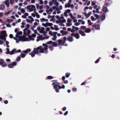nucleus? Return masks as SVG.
Here are the masks:
<instances>
[{
	"label": "nucleus",
	"mask_w": 120,
	"mask_h": 120,
	"mask_svg": "<svg viewBox=\"0 0 120 120\" xmlns=\"http://www.w3.org/2000/svg\"><path fill=\"white\" fill-rule=\"evenodd\" d=\"M57 81V80H52V81H54V82L52 83V85L53 86V88L55 89L56 92L58 93L59 92V86H60V83Z\"/></svg>",
	"instance_id": "nucleus-1"
},
{
	"label": "nucleus",
	"mask_w": 120,
	"mask_h": 120,
	"mask_svg": "<svg viewBox=\"0 0 120 120\" xmlns=\"http://www.w3.org/2000/svg\"><path fill=\"white\" fill-rule=\"evenodd\" d=\"M0 38L3 40L4 38L6 37L7 36V34L6 33V31L5 30H4L1 31L0 33Z\"/></svg>",
	"instance_id": "nucleus-2"
},
{
	"label": "nucleus",
	"mask_w": 120,
	"mask_h": 120,
	"mask_svg": "<svg viewBox=\"0 0 120 120\" xmlns=\"http://www.w3.org/2000/svg\"><path fill=\"white\" fill-rule=\"evenodd\" d=\"M27 8L29 10L30 12L33 11L34 10L36 9L35 6L33 5H31L30 6H28L27 7Z\"/></svg>",
	"instance_id": "nucleus-3"
},
{
	"label": "nucleus",
	"mask_w": 120,
	"mask_h": 120,
	"mask_svg": "<svg viewBox=\"0 0 120 120\" xmlns=\"http://www.w3.org/2000/svg\"><path fill=\"white\" fill-rule=\"evenodd\" d=\"M58 44L59 45H62L66 46H68V44H64L65 42V41H63L62 39H59L58 40Z\"/></svg>",
	"instance_id": "nucleus-4"
},
{
	"label": "nucleus",
	"mask_w": 120,
	"mask_h": 120,
	"mask_svg": "<svg viewBox=\"0 0 120 120\" xmlns=\"http://www.w3.org/2000/svg\"><path fill=\"white\" fill-rule=\"evenodd\" d=\"M0 64L3 67H5L7 66V64L6 62L4 61V60L1 59H0Z\"/></svg>",
	"instance_id": "nucleus-5"
},
{
	"label": "nucleus",
	"mask_w": 120,
	"mask_h": 120,
	"mask_svg": "<svg viewBox=\"0 0 120 120\" xmlns=\"http://www.w3.org/2000/svg\"><path fill=\"white\" fill-rule=\"evenodd\" d=\"M26 36V35H25L24 36H20L19 37V40L21 41L22 40L23 41H27L28 40V39L26 38L25 37Z\"/></svg>",
	"instance_id": "nucleus-6"
},
{
	"label": "nucleus",
	"mask_w": 120,
	"mask_h": 120,
	"mask_svg": "<svg viewBox=\"0 0 120 120\" xmlns=\"http://www.w3.org/2000/svg\"><path fill=\"white\" fill-rule=\"evenodd\" d=\"M16 63L15 62H14L12 63V64H8V66L9 68H12L14 66L16 65Z\"/></svg>",
	"instance_id": "nucleus-7"
},
{
	"label": "nucleus",
	"mask_w": 120,
	"mask_h": 120,
	"mask_svg": "<svg viewBox=\"0 0 120 120\" xmlns=\"http://www.w3.org/2000/svg\"><path fill=\"white\" fill-rule=\"evenodd\" d=\"M40 49V47H38L34 49L33 52L36 54H39V52H38V50Z\"/></svg>",
	"instance_id": "nucleus-8"
},
{
	"label": "nucleus",
	"mask_w": 120,
	"mask_h": 120,
	"mask_svg": "<svg viewBox=\"0 0 120 120\" xmlns=\"http://www.w3.org/2000/svg\"><path fill=\"white\" fill-rule=\"evenodd\" d=\"M92 26L93 27H94L95 29L97 30H99L100 28V25L98 24H94L92 25Z\"/></svg>",
	"instance_id": "nucleus-9"
},
{
	"label": "nucleus",
	"mask_w": 120,
	"mask_h": 120,
	"mask_svg": "<svg viewBox=\"0 0 120 120\" xmlns=\"http://www.w3.org/2000/svg\"><path fill=\"white\" fill-rule=\"evenodd\" d=\"M31 51V50L30 49H26L25 50H24L22 51V52L27 54L28 52H30Z\"/></svg>",
	"instance_id": "nucleus-10"
},
{
	"label": "nucleus",
	"mask_w": 120,
	"mask_h": 120,
	"mask_svg": "<svg viewBox=\"0 0 120 120\" xmlns=\"http://www.w3.org/2000/svg\"><path fill=\"white\" fill-rule=\"evenodd\" d=\"M103 11L105 13H106L108 11L107 7L104 6L103 8Z\"/></svg>",
	"instance_id": "nucleus-11"
},
{
	"label": "nucleus",
	"mask_w": 120,
	"mask_h": 120,
	"mask_svg": "<svg viewBox=\"0 0 120 120\" xmlns=\"http://www.w3.org/2000/svg\"><path fill=\"white\" fill-rule=\"evenodd\" d=\"M60 32L62 34V36H64L68 33V31L64 32L63 30H61L60 31Z\"/></svg>",
	"instance_id": "nucleus-12"
},
{
	"label": "nucleus",
	"mask_w": 120,
	"mask_h": 120,
	"mask_svg": "<svg viewBox=\"0 0 120 120\" xmlns=\"http://www.w3.org/2000/svg\"><path fill=\"white\" fill-rule=\"evenodd\" d=\"M83 13L85 15L86 17V18H88L90 15L91 14V12H89L88 13V14L86 12L84 13Z\"/></svg>",
	"instance_id": "nucleus-13"
},
{
	"label": "nucleus",
	"mask_w": 120,
	"mask_h": 120,
	"mask_svg": "<svg viewBox=\"0 0 120 120\" xmlns=\"http://www.w3.org/2000/svg\"><path fill=\"white\" fill-rule=\"evenodd\" d=\"M5 4L7 7L8 8L9 6V0H6L5 1Z\"/></svg>",
	"instance_id": "nucleus-14"
},
{
	"label": "nucleus",
	"mask_w": 120,
	"mask_h": 120,
	"mask_svg": "<svg viewBox=\"0 0 120 120\" xmlns=\"http://www.w3.org/2000/svg\"><path fill=\"white\" fill-rule=\"evenodd\" d=\"M67 40L70 42H72L73 41V39L72 36H70L67 38Z\"/></svg>",
	"instance_id": "nucleus-15"
},
{
	"label": "nucleus",
	"mask_w": 120,
	"mask_h": 120,
	"mask_svg": "<svg viewBox=\"0 0 120 120\" xmlns=\"http://www.w3.org/2000/svg\"><path fill=\"white\" fill-rule=\"evenodd\" d=\"M105 14H103L101 16V20H104L105 18Z\"/></svg>",
	"instance_id": "nucleus-16"
},
{
	"label": "nucleus",
	"mask_w": 120,
	"mask_h": 120,
	"mask_svg": "<svg viewBox=\"0 0 120 120\" xmlns=\"http://www.w3.org/2000/svg\"><path fill=\"white\" fill-rule=\"evenodd\" d=\"M40 49H39V52L41 53H43L45 52L44 51V50L43 48L42 47V46H40Z\"/></svg>",
	"instance_id": "nucleus-17"
},
{
	"label": "nucleus",
	"mask_w": 120,
	"mask_h": 120,
	"mask_svg": "<svg viewBox=\"0 0 120 120\" xmlns=\"http://www.w3.org/2000/svg\"><path fill=\"white\" fill-rule=\"evenodd\" d=\"M79 32L82 36H85L86 35V34H85L84 32L82 30L80 31Z\"/></svg>",
	"instance_id": "nucleus-18"
},
{
	"label": "nucleus",
	"mask_w": 120,
	"mask_h": 120,
	"mask_svg": "<svg viewBox=\"0 0 120 120\" xmlns=\"http://www.w3.org/2000/svg\"><path fill=\"white\" fill-rule=\"evenodd\" d=\"M48 47V46L47 45H46V46L45 47L43 48L44 50V49L45 50V53H47L48 52V50H47V48Z\"/></svg>",
	"instance_id": "nucleus-19"
},
{
	"label": "nucleus",
	"mask_w": 120,
	"mask_h": 120,
	"mask_svg": "<svg viewBox=\"0 0 120 120\" xmlns=\"http://www.w3.org/2000/svg\"><path fill=\"white\" fill-rule=\"evenodd\" d=\"M38 36L37 37V39L36 40V41L37 42L38 41L40 40H42V36Z\"/></svg>",
	"instance_id": "nucleus-20"
},
{
	"label": "nucleus",
	"mask_w": 120,
	"mask_h": 120,
	"mask_svg": "<svg viewBox=\"0 0 120 120\" xmlns=\"http://www.w3.org/2000/svg\"><path fill=\"white\" fill-rule=\"evenodd\" d=\"M91 31V30L90 29L86 28L85 31L86 33H89Z\"/></svg>",
	"instance_id": "nucleus-21"
},
{
	"label": "nucleus",
	"mask_w": 120,
	"mask_h": 120,
	"mask_svg": "<svg viewBox=\"0 0 120 120\" xmlns=\"http://www.w3.org/2000/svg\"><path fill=\"white\" fill-rule=\"evenodd\" d=\"M52 46L54 47H56L58 46V43L56 42H53L52 43Z\"/></svg>",
	"instance_id": "nucleus-22"
},
{
	"label": "nucleus",
	"mask_w": 120,
	"mask_h": 120,
	"mask_svg": "<svg viewBox=\"0 0 120 120\" xmlns=\"http://www.w3.org/2000/svg\"><path fill=\"white\" fill-rule=\"evenodd\" d=\"M16 49H13L10 52V55H12L13 54L15 51H16Z\"/></svg>",
	"instance_id": "nucleus-23"
},
{
	"label": "nucleus",
	"mask_w": 120,
	"mask_h": 120,
	"mask_svg": "<svg viewBox=\"0 0 120 120\" xmlns=\"http://www.w3.org/2000/svg\"><path fill=\"white\" fill-rule=\"evenodd\" d=\"M4 8V5L3 4L0 5V10H3Z\"/></svg>",
	"instance_id": "nucleus-24"
},
{
	"label": "nucleus",
	"mask_w": 120,
	"mask_h": 120,
	"mask_svg": "<svg viewBox=\"0 0 120 120\" xmlns=\"http://www.w3.org/2000/svg\"><path fill=\"white\" fill-rule=\"evenodd\" d=\"M32 36L31 35H29L28 38L30 40H34V38L32 37Z\"/></svg>",
	"instance_id": "nucleus-25"
},
{
	"label": "nucleus",
	"mask_w": 120,
	"mask_h": 120,
	"mask_svg": "<svg viewBox=\"0 0 120 120\" xmlns=\"http://www.w3.org/2000/svg\"><path fill=\"white\" fill-rule=\"evenodd\" d=\"M75 37L77 39H78L79 38V34L78 33H76L75 34Z\"/></svg>",
	"instance_id": "nucleus-26"
},
{
	"label": "nucleus",
	"mask_w": 120,
	"mask_h": 120,
	"mask_svg": "<svg viewBox=\"0 0 120 120\" xmlns=\"http://www.w3.org/2000/svg\"><path fill=\"white\" fill-rule=\"evenodd\" d=\"M35 53L33 51L31 53H29V54H30L32 57H34L35 55Z\"/></svg>",
	"instance_id": "nucleus-27"
},
{
	"label": "nucleus",
	"mask_w": 120,
	"mask_h": 120,
	"mask_svg": "<svg viewBox=\"0 0 120 120\" xmlns=\"http://www.w3.org/2000/svg\"><path fill=\"white\" fill-rule=\"evenodd\" d=\"M101 9V8L100 6H98L97 8L96 9V12L97 13H99V12L98 11V10L100 9Z\"/></svg>",
	"instance_id": "nucleus-28"
},
{
	"label": "nucleus",
	"mask_w": 120,
	"mask_h": 120,
	"mask_svg": "<svg viewBox=\"0 0 120 120\" xmlns=\"http://www.w3.org/2000/svg\"><path fill=\"white\" fill-rule=\"evenodd\" d=\"M70 3H68V4H66L65 5V8L67 7H70Z\"/></svg>",
	"instance_id": "nucleus-29"
},
{
	"label": "nucleus",
	"mask_w": 120,
	"mask_h": 120,
	"mask_svg": "<svg viewBox=\"0 0 120 120\" xmlns=\"http://www.w3.org/2000/svg\"><path fill=\"white\" fill-rule=\"evenodd\" d=\"M53 46L52 45H50L49 46V48L50 49V50L51 51H52L53 49Z\"/></svg>",
	"instance_id": "nucleus-30"
},
{
	"label": "nucleus",
	"mask_w": 120,
	"mask_h": 120,
	"mask_svg": "<svg viewBox=\"0 0 120 120\" xmlns=\"http://www.w3.org/2000/svg\"><path fill=\"white\" fill-rule=\"evenodd\" d=\"M72 27L73 29H75L76 30H77L79 29V28L78 27H75L74 26H72Z\"/></svg>",
	"instance_id": "nucleus-31"
},
{
	"label": "nucleus",
	"mask_w": 120,
	"mask_h": 120,
	"mask_svg": "<svg viewBox=\"0 0 120 120\" xmlns=\"http://www.w3.org/2000/svg\"><path fill=\"white\" fill-rule=\"evenodd\" d=\"M55 2H54V4L56 6H58L59 5V3L56 1H55Z\"/></svg>",
	"instance_id": "nucleus-32"
},
{
	"label": "nucleus",
	"mask_w": 120,
	"mask_h": 120,
	"mask_svg": "<svg viewBox=\"0 0 120 120\" xmlns=\"http://www.w3.org/2000/svg\"><path fill=\"white\" fill-rule=\"evenodd\" d=\"M70 74V73H67L65 74L66 77V78H68L69 77Z\"/></svg>",
	"instance_id": "nucleus-33"
},
{
	"label": "nucleus",
	"mask_w": 120,
	"mask_h": 120,
	"mask_svg": "<svg viewBox=\"0 0 120 120\" xmlns=\"http://www.w3.org/2000/svg\"><path fill=\"white\" fill-rule=\"evenodd\" d=\"M53 38L52 39L53 40H55L57 38L56 35H53Z\"/></svg>",
	"instance_id": "nucleus-34"
},
{
	"label": "nucleus",
	"mask_w": 120,
	"mask_h": 120,
	"mask_svg": "<svg viewBox=\"0 0 120 120\" xmlns=\"http://www.w3.org/2000/svg\"><path fill=\"white\" fill-rule=\"evenodd\" d=\"M65 87V86L64 85H62V86H59V89H60L61 88L64 89Z\"/></svg>",
	"instance_id": "nucleus-35"
},
{
	"label": "nucleus",
	"mask_w": 120,
	"mask_h": 120,
	"mask_svg": "<svg viewBox=\"0 0 120 120\" xmlns=\"http://www.w3.org/2000/svg\"><path fill=\"white\" fill-rule=\"evenodd\" d=\"M20 55H21V57L22 58H24L25 57V56H26V55L25 54H24V53H21V54Z\"/></svg>",
	"instance_id": "nucleus-36"
},
{
	"label": "nucleus",
	"mask_w": 120,
	"mask_h": 120,
	"mask_svg": "<svg viewBox=\"0 0 120 120\" xmlns=\"http://www.w3.org/2000/svg\"><path fill=\"white\" fill-rule=\"evenodd\" d=\"M62 9V7L61 5H60L59 6V9L58 8H56V10H61Z\"/></svg>",
	"instance_id": "nucleus-37"
},
{
	"label": "nucleus",
	"mask_w": 120,
	"mask_h": 120,
	"mask_svg": "<svg viewBox=\"0 0 120 120\" xmlns=\"http://www.w3.org/2000/svg\"><path fill=\"white\" fill-rule=\"evenodd\" d=\"M66 21V20L65 19H64L62 20H60V23H63L65 22Z\"/></svg>",
	"instance_id": "nucleus-38"
},
{
	"label": "nucleus",
	"mask_w": 120,
	"mask_h": 120,
	"mask_svg": "<svg viewBox=\"0 0 120 120\" xmlns=\"http://www.w3.org/2000/svg\"><path fill=\"white\" fill-rule=\"evenodd\" d=\"M46 24L47 25V26H51L52 25V23H46Z\"/></svg>",
	"instance_id": "nucleus-39"
},
{
	"label": "nucleus",
	"mask_w": 120,
	"mask_h": 120,
	"mask_svg": "<svg viewBox=\"0 0 120 120\" xmlns=\"http://www.w3.org/2000/svg\"><path fill=\"white\" fill-rule=\"evenodd\" d=\"M35 15L37 18H40V16L36 12L35 13Z\"/></svg>",
	"instance_id": "nucleus-40"
},
{
	"label": "nucleus",
	"mask_w": 120,
	"mask_h": 120,
	"mask_svg": "<svg viewBox=\"0 0 120 120\" xmlns=\"http://www.w3.org/2000/svg\"><path fill=\"white\" fill-rule=\"evenodd\" d=\"M91 20L93 21H94V20H96V19H95L94 17L93 16H91Z\"/></svg>",
	"instance_id": "nucleus-41"
},
{
	"label": "nucleus",
	"mask_w": 120,
	"mask_h": 120,
	"mask_svg": "<svg viewBox=\"0 0 120 120\" xmlns=\"http://www.w3.org/2000/svg\"><path fill=\"white\" fill-rule=\"evenodd\" d=\"M20 59L21 57L20 56H19L17 57L16 59V60L17 61H19L20 60Z\"/></svg>",
	"instance_id": "nucleus-42"
},
{
	"label": "nucleus",
	"mask_w": 120,
	"mask_h": 120,
	"mask_svg": "<svg viewBox=\"0 0 120 120\" xmlns=\"http://www.w3.org/2000/svg\"><path fill=\"white\" fill-rule=\"evenodd\" d=\"M54 26L55 29V30H59V28H58L57 26H56V25H54Z\"/></svg>",
	"instance_id": "nucleus-43"
},
{
	"label": "nucleus",
	"mask_w": 120,
	"mask_h": 120,
	"mask_svg": "<svg viewBox=\"0 0 120 120\" xmlns=\"http://www.w3.org/2000/svg\"><path fill=\"white\" fill-rule=\"evenodd\" d=\"M47 78L48 79H51L53 78V77L51 76H49L47 77Z\"/></svg>",
	"instance_id": "nucleus-44"
},
{
	"label": "nucleus",
	"mask_w": 120,
	"mask_h": 120,
	"mask_svg": "<svg viewBox=\"0 0 120 120\" xmlns=\"http://www.w3.org/2000/svg\"><path fill=\"white\" fill-rule=\"evenodd\" d=\"M106 1H105V4H104V6H108L109 5V4L107 3V2H106Z\"/></svg>",
	"instance_id": "nucleus-45"
},
{
	"label": "nucleus",
	"mask_w": 120,
	"mask_h": 120,
	"mask_svg": "<svg viewBox=\"0 0 120 120\" xmlns=\"http://www.w3.org/2000/svg\"><path fill=\"white\" fill-rule=\"evenodd\" d=\"M101 58V57H99V58H98V59H97L96 61L95 62V63H97L99 61V59H100Z\"/></svg>",
	"instance_id": "nucleus-46"
},
{
	"label": "nucleus",
	"mask_w": 120,
	"mask_h": 120,
	"mask_svg": "<svg viewBox=\"0 0 120 120\" xmlns=\"http://www.w3.org/2000/svg\"><path fill=\"white\" fill-rule=\"evenodd\" d=\"M80 28L82 29L83 30L86 29V27L84 26H81Z\"/></svg>",
	"instance_id": "nucleus-47"
},
{
	"label": "nucleus",
	"mask_w": 120,
	"mask_h": 120,
	"mask_svg": "<svg viewBox=\"0 0 120 120\" xmlns=\"http://www.w3.org/2000/svg\"><path fill=\"white\" fill-rule=\"evenodd\" d=\"M94 16L97 19H98L99 17V15L96 14L94 15Z\"/></svg>",
	"instance_id": "nucleus-48"
},
{
	"label": "nucleus",
	"mask_w": 120,
	"mask_h": 120,
	"mask_svg": "<svg viewBox=\"0 0 120 120\" xmlns=\"http://www.w3.org/2000/svg\"><path fill=\"white\" fill-rule=\"evenodd\" d=\"M14 0H10V3L11 4H14Z\"/></svg>",
	"instance_id": "nucleus-49"
},
{
	"label": "nucleus",
	"mask_w": 120,
	"mask_h": 120,
	"mask_svg": "<svg viewBox=\"0 0 120 120\" xmlns=\"http://www.w3.org/2000/svg\"><path fill=\"white\" fill-rule=\"evenodd\" d=\"M21 11L22 13H24L25 12V11L23 8H22L21 9Z\"/></svg>",
	"instance_id": "nucleus-50"
},
{
	"label": "nucleus",
	"mask_w": 120,
	"mask_h": 120,
	"mask_svg": "<svg viewBox=\"0 0 120 120\" xmlns=\"http://www.w3.org/2000/svg\"><path fill=\"white\" fill-rule=\"evenodd\" d=\"M64 16L66 17H67L68 16V15L67 14V13L66 11H65L64 12Z\"/></svg>",
	"instance_id": "nucleus-51"
},
{
	"label": "nucleus",
	"mask_w": 120,
	"mask_h": 120,
	"mask_svg": "<svg viewBox=\"0 0 120 120\" xmlns=\"http://www.w3.org/2000/svg\"><path fill=\"white\" fill-rule=\"evenodd\" d=\"M52 43V41H50L47 42H46V44L47 45H49Z\"/></svg>",
	"instance_id": "nucleus-52"
},
{
	"label": "nucleus",
	"mask_w": 120,
	"mask_h": 120,
	"mask_svg": "<svg viewBox=\"0 0 120 120\" xmlns=\"http://www.w3.org/2000/svg\"><path fill=\"white\" fill-rule=\"evenodd\" d=\"M70 15L71 18H73L74 19L75 18V17L73 16L71 13H70Z\"/></svg>",
	"instance_id": "nucleus-53"
},
{
	"label": "nucleus",
	"mask_w": 120,
	"mask_h": 120,
	"mask_svg": "<svg viewBox=\"0 0 120 120\" xmlns=\"http://www.w3.org/2000/svg\"><path fill=\"white\" fill-rule=\"evenodd\" d=\"M46 33H47V32H46L45 31H44V32L43 33V34L44 36H46L47 35L46 34Z\"/></svg>",
	"instance_id": "nucleus-54"
},
{
	"label": "nucleus",
	"mask_w": 120,
	"mask_h": 120,
	"mask_svg": "<svg viewBox=\"0 0 120 120\" xmlns=\"http://www.w3.org/2000/svg\"><path fill=\"white\" fill-rule=\"evenodd\" d=\"M80 24V23L79 22H77L74 23V24L76 26H78Z\"/></svg>",
	"instance_id": "nucleus-55"
},
{
	"label": "nucleus",
	"mask_w": 120,
	"mask_h": 120,
	"mask_svg": "<svg viewBox=\"0 0 120 120\" xmlns=\"http://www.w3.org/2000/svg\"><path fill=\"white\" fill-rule=\"evenodd\" d=\"M22 32L21 31H19L17 32V34L19 35H21L22 34Z\"/></svg>",
	"instance_id": "nucleus-56"
},
{
	"label": "nucleus",
	"mask_w": 120,
	"mask_h": 120,
	"mask_svg": "<svg viewBox=\"0 0 120 120\" xmlns=\"http://www.w3.org/2000/svg\"><path fill=\"white\" fill-rule=\"evenodd\" d=\"M30 30H28L27 31V35H29L30 33Z\"/></svg>",
	"instance_id": "nucleus-57"
},
{
	"label": "nucleus",
	"mask_w": 120,
	"mask_h": 120,
	"mask_svg": "<svg viewBox=\"0 0 120 120\" xmlns=\"http://www.w3.org/2000/svg\"><path fill=\"white\" fill-rule=\"evenodd\" d=\"M27 28H26L25 29H24L23 30V34H25V32L28 29Z\"/></svg>",
	"instance_id": "nucleus-58"
},
{
	"label": "nucleus",
	"mask_w": 120,
	"mask_h": 120,
	"mask_svg": "<svg viewBox=\"0 0 120 120\" xmlns=\"http://www.w3.org/2000/svg\"><path fill=\"white\" fill-rule=\"evenodd\" d=\"M72 25V24L71 23H67V26H70Z\"/></svg>",
	"instance_id": "nucleus-59"
},
{
	"label": "nucleus",
	"mask_w": 120,
	"mask_h": 120,
	"mask_svg": "<svg viewBox=\"0 0 120 120\" xmlns=\"http://www.w3.org/2000/svg\"><path fill=\"white\" fill-rule=\"evenodd\" d=\"M40 1L39 4H43V2L42 0H39Z\"/></svg>",
	"instance_id": "nucleus-60"
},
{
	"label": "nucleus",
	"mask_w": 120,
	"mask_h": 120,
	"mask_svg": "<svg viewBox=\"0 0 120 120\" xmlns=\"http://www.w3.org/2000/svg\"><path fill=\"white\" fill-rule=\"evenodd\" d=\"M71 11L70 9H68L66 10L65 11L67 13H70L71 12Z\"/></svg>",
	"instance_id": "nucleus-61"
},
{
	"label": "nucleus",
	"mask_w": 120,
	"mask_h": 120,
	"mask_svg": "<svg viewBox=\"0 0 120 120\" xmlns=\"http://www.w3.org/2000/svg\"><path fill=\"white\" fill-rule=\"evenodd\" d=\"M42 25L45 27H46L47 26V25L46 24V23L45 24L44 23H42Z\"/></svg>",
	"instance_id": "nucleus-62"
},
{
	"label": "nucleus",
	"mask_w": 120,
	"mask_h": 120,
	"mask_svg": "<svg viewBox=\"0 0 120 120\" xmlns=\"http://www.w3.org/2000/svg\"><path fill=\"white\" fill-rule=\"evenodd\" d=\"M9 37L10 38H13V35L12 34H10L9 35Z\"/></svg>",
	"instance_id": "nucleus-63"
},
{
	"label": "nucleus",
	"mask_w": 120,
	"mask_h": 120,
	"mask_svg": "<svg viewBox=\"0 0 120 120\" xmlns=\"http://www.w3.org/2000/svg\"><path fill=\"white\" fill-rule=\"evenodd\" d=\"M6 26L8 27H10L11 26L10 25L9 23L7 24H6Z\"/></svg>",
	"instance_id": "nucleus-64"
}]
</instances>
